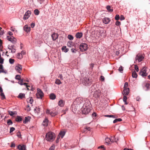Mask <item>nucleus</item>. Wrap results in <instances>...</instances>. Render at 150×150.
<instances>
[{"label":"nucleus","mask_w":150,"mask_h":150,"mask_svg":"<svg viewBox=\"0 0 150 150\" xmlns=\"http://www.w3.org/2000/svg\"><path fill=\"white\" fill-rule=\"evenodd\" d=\"M15 130L14 128L12 127L10 128V133H11Z\"/></svg>","instance_id":"49530a36"},{"label":"nucleus","mask_w":150,"mask_h":150,"mask_svg":"<svg viewBox=\"0 0 150 150\" xmlns=\"http://www.w3.org/2000/svg\"><path fill=\"white\" fill-rule=\"evenodd\" d=\"M17 57L18 58L21 59L22 58V54L20 53H18L17 56Z\"/></svg>","instance_id":"79ce46f5"},{"label":"nucleus","mask_w":150,"mask_h":150,"mask_svg":"<svg viewBox=\"0 0 150 150\" xmlns=\"http://www.w3.org/2000/svg\"><path fill=\"white\" fill-rule=\"evenodd\" d=\"M82 33H78L76 35V36L77 38H80L82 36Z\"/></svg>","instance_id":"5701e85b"},{"label":"nucleus","mask_w":150,"mask_h":150,"mask_svg":"<svg viewBox=\"0 0 150 150\" xmlns=\"http://www.w3.org/2000/svg\"><path fill=\"white\" fill-rule=\"evenodd\" d=\"M104 145H101L100 146L98 147V149L101 148V149H103V150H105V148L104 147Z\"/></svg>","instance_id":"4d7b16f0"},{"label":"nucleus","mask_w":150,"mask_h":150,"mask_svg":"<svg viewBox=\"0 0 150 150\" xmlns=\"http://www.w3.org/2000/svg\"><path fill=\"white\" fill-rule=\"evenodd\" d=\"M96 116V113L94 112L92 114V116L93 117H95Z\"/></svg>","instance_id":"0e129e2a"},{"label":"nucleus","mask_w":150,"mask_h":150,"mask_svg":"<svg viewBox=\"0 0 150 150\" xmlns=\"http://www.w3.org/2000/svg\"><path fill=\"white\" fill-rule=\"evenodd\" d=\"M128 83L127 82H125L124 84V88H127L128 86Z\"/></svg>","instance_id":"de8ad7c7"},{"label":"nucleus","mask_w":150,"mask_h":150,"mask_svg":"<svg viewBox=\"0 0 150 150\" xmlns=\"http://www.w3.org/2000/svg\"><path fill=\"white\" fill-rule=\"evenodd\" d=\"M7 40L11 41L13 44H15L16 42V39L13 36H7Z\"/></svg>","instance_id":"0eeeda50"},{"label":"nucleus","mask_w":150,"mask_h":150,"mask_svg":"<svg viewBox=\"0 0 150 150\" xmlns=\"http://www.w3.org/2000/svg\"><path fill=\"white\" fill-rule=\"evenodd\" d=\"M66 47L65 46H63L62 47V49L63 51H64L66 49Z\"/></svg>","instance_id":"774afa93"},{"label":"nucleus","mask_w":150,"mask_h":150,"mask_svg":"<svg viewBox=\"0 0 150 150\" xmlns=\"http://www.w3.org/2000/svg\"><path fill=\"white\" fill-rule=\"evenodd\" d=\"M34 110L36 111L38 113H39L40 112V108L39 107H36L34 109Z\"/></svg>","instance_id":"f704fd0d"},{"label":"nucleus","mask_w":150,"mask_h":150,"mask_svg":"<svg viewBox=\"0 0 150 150\" xmlns=\"http://www.w3.org/2000/svg\"><path fill=\"white\" fill-rule=\"evenodd\" d=\"M127 97L125 96H124L123 97V100L124 102H125L127 101Z\"/></svg>","instance_id":"5fc2aeb1"},{"label":"nucleus","mask_w":150,"mask_h":150,"mask_svg":"<svg viewBox=\"0 0 150 150\" xmlns=\"http://www.w3.org/2000/svg\"><path fill=\"white\" fill-rule=\"evenodd\" d=\"M35 26V24L34 23H32L31 24V27L32 28H33Z\"/></svg>","instance_id":"e2e57ef3"},{"label":"nucleus","mask_w":150,"mask_h":150,"mask_svg":"<svg viewBox=\"0 0 150 150\" xmlns=\"http://www.w3.org/2000/svg\"><path fill=\"white\" fill-rule=\"evenodd\" d=\"M51 112L50 110L49 109H47V110L46 113L47 114H50Z\"/></svg>","instance_id":"69168bd1"},{"label":"nucleus","mask_w":150,"mask_h":150,"mask_svg":"<svg viewBox=\"0 0 150 150\" xmlns=\"http://www.w3.org/2000/svg\"><path fill=\"white\" fill-rule=\"evenodd\" d=\"M14 60L13 59H9V62L11 64H13L14 63Z\"/></svg>","instance_id":"a19ab883"},{"label":"nucleus","mask_w":150,"mask_h":150,"mask_svg":"<svg viewBox=\"0 0 150 150\" xmlns=\"http://www.w3.org/2000/svg\"><path fill=\"white\" fill-rule=\"evenodd\" d=\"M144 58V57L142 55L139 54H137L135 58L136 60H138L139 62H140L142 60V59Z\"/></svg>","instance_id":"9d476101"},{"label":"nucleus","mask_w":150,"mask_h":150,"mask_svg":"<svg viewBox=\"0 0 150 150\" xmlns=\"http://www.w3.org/2000/svg\"><path fill=\"white\" fill-rule=\"evenodd\" d=\"M50 115L52 117H54L57 115V113L55 112H53L51 111Z\"/></svg>","instance_id":"e433bc0d"},{"label":"nucleus","mask_w":150,"mask_h":150,"mask_svg":"<svg viewBox=\"0 0 150 150\" xmlns=\"http://www.w3.org/2000/svg\"><path fill=\"white\" fill-rule=\"evenodd\" d=\"M59 77L61 79H63V76L62 74H60L59 76Z\"/></svg>","instance_id":"338daca9"},{"label":"nucleus","mask_w":150,"mask_h":150,"mask_svg":"<svg viewBox=\"0 0 150 150\" xmlns=\"http://www.w3.org/2000/svg\"><path fill=\"white\" fill-rule=\"evenodd\" d=\"M5 73V71L4 69L3 66L1 64H0V73Z\"/></svg>","instance_id":"b1692460"},{"label":"nucleus","mask_w":150,"mask_h":150,"mask_svg":"<svg viewBox=\"0 0 150 150\" xmlns=\"http://www.w3.org/2000/svg\"><path fill=\"white\" fill-rule=\"evenodd\" d=\"M91 129L90 127H84L83 130V132L84 133H87L88 131H90Z\"/></svg>","instance_id":"ddd939ff"},{"label":"nucleus","mask_w":150,"mask_h":150,"mask_svg":"<svg viewBox=\"0 0 150 150\" xmlns=\"http://www.w3.org/2000/svg\"><path fill=\"white\" fill-rule=\"evenodd\" d=\"M30 117L28 116L27 117H25V120L23 121V123L24 124L26 123L27 122H28L30 120Z\"/></svg>","instance_id":"6ab92c4d"},{"label":"nucleus","mask_w":150,"mask_h":150,"mask_svg":"<svg viewBox=\"0 0 150 150\" xmlns=\"http://www.w3.org/2000/svg\"><path fill=\"white\" fill-rule=\"evenodd\" d=\"M18 83L20 85H25V86H26V87H27V89L28 90H30L28 88V87H30V86L27 85V83H23L21 81H18Z\"/></svg>","instance_id":"a211bd4d"},{"label":"nucleus","mask_w":150,"mask_h":150,"mask_svg":"<svg viewBox=\"0 0 150 150\" xmlns=\"http://www.w3.org/2000/svg\"><path fill=\"white\" fill-rule=\"evenodd\" d=\"M71 51L73 53H75L76 52L77 50L74 48H72L71 49Z\"/></svg>","instance_id":"8fccbe9b"},{"label":"nucleus","mask_w":150,"mask_h":150,"mask_svg":"<svg viewBox=\"0 0 150 150\" xmlns=\"http://www.w3.org/2000/svg\"><path fill=\"white\" fill-rule=\"evenodd\" d=\"M36 95L37 98L41 99L44 96V94L40 89L38 88Z\"/></svg>","instance_id":"20e7f679"},{"label":"nucleus","mask_w":150,"mask_h":150,"mask_svg":"<svg viewBox=\"0 0 150 150\" xmlns=\"http://www.w3.org/2000/svg\"><path fill=\"white\" fill-rule=\"evenodd\" d=\"M31 14V12L29 10H28L26 11L25 14H24L23 18V19L24 20H27L30 16Z\"/></svg>","instance_id":"6e6552de"},{"label":"nucleus","mask_w":150,"mask_h":150,"mask_svg":"<svg viewBox=\"0 0 150 150\" xmlns=\"http://www.w3.org/2000/svg\"><path fill=\"white\" fill-rule=\"evenodd\" d=\"M110 21V19L108 18H105L103 19V22L105 24H108Z\"/></svg>","instance_id":"f3484780"},{"label":"nucleus","mask_w":150,"mask_h":150,"mask_svg":"<svg viewBox=\"0 0 150 150\" xmlns=\"http://www.w3.org/2000/svg\"><path fill=\"white\" fill-rule=\"evenodd\" d=\"M8 114L11 116H13V115L15 114V112H12L10 111H8Z\"/></svg>","instance_id":"4c0bfd02"},{"label":"nucleus","mask_w":150,"mask_h":150,"mask_svg":"<svg viewBox=\"0 0 150 150\" xmlns=\"http://www.w3.org/2000/svg\"><path fill=\"white\" fill-rule=\"evenodd\" d=\"M22 67L20 64H18V65L16 66L15 67V69L19 73H21V71H22Z\"/></svg>","instance_id":"1a4fd4ad"},{"label":"nucleus","mask_w":150,"mask_h":150,"mask_svg":"<svg viewBox=\"0 0 150 150\" xmlns=\"http://www.w3.org/2000/svg\"><path fill=\"white\" fill-rule=\"evenodd\" d=\"M90 103L87 100L84 104L83 106L81 108V110L82 114H87L90 112L91 109L90 106Z\"/></svg>","instance_id":"f257e3e1"},{"label":"nucleus","mask_w":150,"mask_h":150,"mask_svg":"<svg viewBox=\"0 0 150 150\" xmlns=\"http://www.w3.org/2000/svg\"><path fill=\"white\" fill-rule=\"evenodd\" d=\"M60 138V137L59 136H58L57 137V139L56 140V142L57 143H58L59 141V140Z\"/></svg>","instance_id":"680f3d73"},{"label":"nucleus","mask_w":150,"mask_h":150,"mask_svg":"<svg viewBox=\"0 0 150 150\" xmlns=\"http://www.w3.org/2000/svg\"><path fill=\"white\" fill-rule=\"evenodd\" d=\"M18 148L19 150H26V146L24 145L22 146L19 145L18 146Z\"/></svg>","instance_id":"4468645a"},{"label":"nucleus","mask_w":150,"mask_h":150,"mask_svg":"<svg viewBox=\"0 0 150 150\" xmlns=\"http://www.w3.org/2000/svg\"><path fill=\"white\" fill-rule=\"evenodd\" d=\"M22 120V118L19 116H18L16 119V121L17 122H20Z\"/></svg>","instance_id":"c756f323"},{"label":"nucleus","mask_w":150,"mask_h":150,"mask_svg":"<svg viewBox=\"0 0 150 150\" xmlns=\"http://www.w3.org/2000/svg\"><path fill=\"white\" fill-rule=\"evenodd\" d=\"M34 13L35 15H38L39 14L40 11L38 9H36L34 10Z\"/></svg>","instance_id":"c9c22d12"},{"label":"nucleus","mask_w":150,"mask_h":150,"mask_svg":"<svg viewBox=\"0 0 150 150\" xmlns=\"http://www.w3.org/2000/svg\"><path fill=\"white\" fill-rule=\"evenodd\" d=\"M120 19V16L118 15H116L115 17V19L116 20H118Z\"/></svg>","instance_id":"37998d69"},{"label":"nucleus","mask_w":150,"mask_h":150,"mask_svg":"<svg viewBox=\"0 0 150 150\" xmlns=\"http://www.w3.org/2000/svg\"><path fill=\"white\" fill-rule=\"evenodd\" d=\"M65 132L64 131H61L60 132L59 134L58 135V136H61L62 138H63L64 136L65 135Z\"/></svg>","instance_id":"412c9836"},{"label":"nucleus","mask_w":150,"mask_h":150,"mask_svg":"<svg viewBox=\"0 0 150 150\" xmlns=\"http://www.w3.org/2000/svg\"><path fill=\"white\" fill-rule=\"evenodd\" d=\"M92 80L90 79L87 78H84L83 79L82 81V83L85 86L90 85L91 84Z\"/></svg>","instance_id":"7ed1b4c3"},{"label":"nucleus","mask_w":150,"mask_h":150,"mask_svg":"<svg viewBox=\"0 0 150 150\" xmlns=\"http://www.w3.org/2000/svg\"><path fill=\"white\" fill-rule=\"evenodd\" d=\"M0 96L1 97V98L2 99H4L5 98V95H4V94L3 93H1L0 94Z\"/></svg>","instance_id":"ea45409f"},{"label":"nucleus","mask_w":150,"mask_h":150,"mask_svg":"<svg viewBox=\"0 0 150 150\" xmlns=\"http://www.w3.org/2000/svg\"><path fill=\"white\" fill-rule=\"evenodd\" d=\"M122 121V119L121 118H118L115 120L113 121V123H115L118 122H120Z\"/></svg>","instance_id":"473e14b6"},{"label":"nucleus","mask_w":150,"mask_h":150,"mask_svg":"<svg viewBox=\"0 0 150 150\" xmlns=\"http://www.w3.org/2000/svg\"><path fill=\"white\" fill-rule=\"evenodd\" d=\"M55 137V134L52 132L47 133L46 135L45 139L48 141H53Z\"/></svg>","instance_id":"f03ea898"},{"label":"nucleus","mask_w":150,"mask_h":150,"mask_svg":"<svg viewBox=\"0 0 150 150\" xmlns=\"http://www.w3.org/2000/svg\"><path fill=\"white\" fill-rule=\"evenodd\" d=\"M120 22L119 21H117L115 23L116 25L117 26L120 25Z\"/></svg>","instance_id":"6e6d98bb"},{"label":"nucleus","mask_w":150,"mask_h":150,"mask_svg":"<svg viewBox=\"0 0 150 150\" xmlns=\"http://www.w3.org/2000/svg\"><path fill=\"white\" fill-rule=\"evenodd\" d=\"M16 51V50L15 49H12L11 52L12 53H14Z\"/></svg>","instance_id":"052dcab7"},{"label":"nucleus","mask_w":150,"mask_h":150,"mask_svg":"<svg viewBox=\"0 0 150 150\" xmlns=\"http://www.w3.org/2000/svg\"><path fill=\"white\" fill-rule=\"evenodd\" d=\"M50 99L52 100H54L56 98L55 95L53 93H51L50 96Z\"/></svg>","instance_id":"4be33fe9"},{"label":"nucleus","mask_w":150,"mask_h":150,"mask_svg":"<svg viewBox=\"0 0 150 150\" xmlns=\"http://www.w3.org/2000/svg\"><path fill=\"white\" fill-rule=\"evenodd\" d=\"M93 96L96 98L100 96V94L99 93V92L97 91H95L94 93L93 94Z\"/></svg>","instance_id":"cd10ccee"},{"label":"nucleus","mask_w":150,"mask_h":150,"mask_svg":"<svg viewBox=\"0 0 150 150\" xmlns=\"http://www.w3.org/2000/svg\"><path fill=\"white\" fill-rule=\"evenodd\" d=\"M52 37L53 41L57 39L58 37V35L55 33H53L52 35Z\"/></svg>","instance_id":"f8f14e48"},{"label":"nucleus","mask_w":150,"mask_h":150,"mask_svg":"<svg viewBox=\"0 0 150 150\" xmlns=\"http://www.w3.org/2000/svg\"><path fill=\"white\" fill-rule=\"evenodd\" d=\"M135 69L137 72H138L139 71V69L138 67L136 65H135Z\"/></svg>","instance_id":"13d9d810"},{"label":"nucleus","mask_w":150,"mask_h":150,"mask_svg":"<svg viewBox=\"0 0 150 150\" xmlns=\"http://www.w3.org/2000/svg\"><path fill=\"white\" fill-rule=\"evenodd\" d=\"M129 88H124L123 90V94L124 95H127L129 93Z\"/></svg>","instance_id":"2eb2a0df"},{"label":"nucleus","mask_w":150,"mask_h":150,"mask_svg":"<svg viewBox=\"0 0 150 150\" xmlns=\"http://www.w3.org/2000/svg\"><path fill=\"white\" fill-rule=\"evenodd\" d=\"M7 123L8 125H11L13 123V122H12L11 120L10 119L8 120Z\"/></svg>","instance_id":"c03bdc74"},{"label":"nucleus","mask_w":150,"mask_h":150,"mask_svg":"<svg viewBox=\"0 0 150 150\" xmlns=\"http://www.w3.org/2000/svg\"><path fill=\"white\" fill-rule=\"evenodd\" d=\"M87 45L85 43H82L80 44L79 46V48L81 51L82 52L85 51L87 49Z\"/></svg>","instance_id":"39448f33"},{"label":"nucleus","mask_w":150,"mask_h":150,"mask_svg":"<svg viewBox=\"0 0 150 150\" xmlns=\"http://www.w3.org/2000/svg\"><path fill=\"white\" fill-rule=\"evenodd\" d=\"M100 80L101 81H104L105 78L103 76H100Z\"/></svg>","instance_id":"603ef678"},{"label":"nucleus","mask_w":150,"mask_h":150,"mask_svg":"<svg viewBox=\"0 0 150 150\" xmlns=\"http://www.w3.org/2000/svg\"><path fill=\"white\" fill-rule=\"evenodd\" d=\"M15 78L16 79L20 81L21 80V76L20 75H17L16 76Z\"/></svg>","instance_id":"72a5a7b5"},{"label":"nucleus","mask_w":150,"mask_h":150,"mask_svg":"<svg viewBox=\"0 0 150 150\" xmlns=\"http://www.w3.org/2000/svg\"><path fill=\"white\" fill-rule=\"evenodd\" d=\"M132 76L133 78H136L137 77V75L135 71H132Z\"/></svg>","instance_id":"bb28decb"},{"label":"nucleus","mask_w":150,"mask_h":150,"mask_svg":"<svg viewBox=\"0 0 150 150\" xmlns=\"http://www.w3.org/2000/svg\"><path fill=\"white\" fill-rule=\"evenodd\" d=\"M27 101L28 103H30L31 105H32L33 102V100L32 97L28 98L27 100Z\"/></svg>","instance_id":"a878e982"},{"label":"nucleus","mask_w":150,"mask_h":150,"mask_svg":"<svg viewBox=\"0 0 150 150\" xmlns=\"http://www.w3.org/2000/svg\"><path fill=\"white\" fill-rule=\"evenodd\" d=\"M110 8V6L109 5L107 6L106 7V8L108 12H111L113 11V9Z\"/></svg>","instance_id":"c85d7f7f"},{"label":"nucleus","mask_w":150,"mask_h":150,"mask_svg":"<svg viewBox=\"0 0 150 150\" xmlns=\"http://www.w3.org/2000/svg\"><path fill=\"white\" fill-rule=\"evenodd\" d=\"M68 38L70 40H72L73 39V37L71 35H69L68 36Z\"/></svg>","instance_id":"58836bf2"},{"label":"nucleus","mask_w":150,"mask_h":150,"mask_svg":"<svg viewBox=\"0 0 150 150\" xmlns=\"http://www.w3.org/2000/svg\"><path fill=\"white\" fill-rule=\"evenodd\" d=\"M64 102L63 100H60L58 103V105L61 107H63L64 105Z\"/></svg>","instance_id":"aec40b11"},{"label":"nucleus","mask_w":150,"mask_h":150,"mask_svg":"<svg viewBox=\"0 0 150 150\" xmlns=\"http://www.w3.org/2000/svg\"><path fill=\"white\" fill-rule=\"evenodd\" d=\"M4 59L1 57L0 58V63L2 64L4 63Z\"/></svg>","instance_id":"09e8293b"},{"label":"nucleus","mask_w":150,"mask_h":150,"mask_svg":"<svg viewBox=\"0 0 150 150\" xmlns=\"http://www.w3.org/2000/svg\"><path fill=\"white\" fill-rule=\"evenodd\" d=\"M23 30L26 32L28 33L30 31V28L28 25H26L24 26Z\"/></svg>","instance_id":"9b49d317"},{"label":"nucleus","mask_w":150,"mask_h":150,"mask_svg":"<svg viewBox=\"0 0 150 150\" xmlns=\"http://www.w3.org/2000/svg\"><path fill=\"white\" fill-rule=\"evenodd\" d=\"M125 19V18L123 16V15H121L120 16V20H124Z\"/></svg>","instance_id":"bf43d9fd"},{"label":"nucleus","mask_w":150,"mask_h":150,"mask_svg":"<svg viewBox=\"0 0 150 150\" xmlns=\"http://www.w3.org/2000/svg\"><path fill=\"white\" fill-rule=\"evenodd\" d=\"M18 98L22 99L23 98H25V94L21 93L19 94Z\"/></svg>","instance_id":"393cba45"},{"label":"nucleus","mask_w":150,"mask_h":150,"mask_svg":"<svg viewBox=\"0 0 150 150\" xmlns=\"http://www.w3.org/2000/svg\"><path fill=\"white\" fill-rule=\"evenodd\" d=\"M4 33L3 30H2V28L0 27V35H1Z\"/></svg>","instance_id":"3c124183"},{"label":"nucleus","mask_w":150,"mask_h":150,"mask_svg":"<svg viewBox=\"0 0 150 150\" xmlns=\"http://www.w3.org/2000/svg\"><path fill=\"white\" fill-rule=\"evenodd\" d=\"M55 83L58 85H59L62 83V82H61L60 80L58 79H56Z\"/></svg>","instance_id":"2f4dec72"},{"label":"nucleus","mask_w":150,"mask_h":150,"mask_svg":"<svg viewBox=\"0 0 150 150\" xmlns=\"http://www.w3.org/2000/svg\"><path fill=\"white\" fill-rule=\"evenodd\" d=\"M146 68H143L139 72V74L142 77L146 76L147 74L146 73Z\"/></svg>","instance_id":"423d86ee"},{"label":"nucleus","mask_w":150,"mask_h":150,"mask_svg":"<svg viewBox=\"0 0 150 150\" xmlns=\"http://www.w3.org/2000/svg\"><path fill=\"white\" fill-rule=\"evenodd\" d=\"M11 147H15V143L13 142H12L11 143Z\"/></svg>","instance_id":"864d4df0"},{"label":"nucleus","mask_w":150,"mask_h":150,"mask_svg":"<svg viewBox=\"0 0 150 150\" xmlns=\"http://www.w3.org/2000/svg\"><path fill=\"white\" fill-rule=\"evenodd\" d=\"M119 71L121 72H122V71H123V67L122 66H120L119 69Z\"/></svg>","instance_id":"a18cd8bd"},{"label":"nucleus","mask_w":150,"mask_h":150,"mask_svg":"<svg viewBox=\"0 0 150 150\" xmlns=\"http://www.w3.org/2000/svg\"><path fill=\"white\" fill-rule=\"evenodd\" d=\"M49 123V121L47 118H46L43 121L42 125L45 126H47Z\"/></svg>","instance_id":"dca6fc26"},{"label":"nucleus","mask_w":150,"mask_h":150,"mask_svg":"<svg viewBox=\"0 0 150 150\" xmlns=\"http://www.w3.org/2000/svg\"><path fill=\"white\" fill-rule=\"evenodd\" d=\"M105 142L106 143H108L110 142H112V141L111 139L107 138L105 139Z\"/></svg>","instance_id":"7c9ffc66"}]
</instances>
